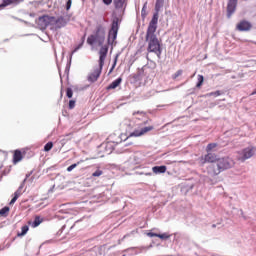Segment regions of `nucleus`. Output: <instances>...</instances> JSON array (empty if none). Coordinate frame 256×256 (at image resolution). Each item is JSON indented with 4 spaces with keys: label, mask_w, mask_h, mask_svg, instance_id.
I'll return each mask as SVG.
<instances>
[{
    "label": "nucleus",
    "mask_w": 256,
    "mask_h": 256,
    "mask_svg": "<svg viewBox=\"0 0 256 256\" xmlns=\"http://www.w3.org/2000/svg\"><path fill=\"white\" fill-rule=\"evenodd\" d=\"M159 23V11L153 14L151 21L149 22L147 32H146V41L148 42L147 51L148 53H154L157 55L158 59H161V42L157 35V24Z\"/></svg>",
    "instance_id": "nucleus-1"
},
{
    "label": "nucleus",
    "mask_w": 256,
    "mask_h": 256,
    "mask_svg": "<svg viewBox=\"0 0 256 256\" xmlns=\"http://www.w3.org/2000/svg\"><path fill=\"white\" fill-rule=\"evenodd\" d=\"M234 165L235 161L229 157L218 158L216 167L213 164L207 167L208 175H211V177H216V175L223 173V171H227V169H231V167H234Z\"/></svg>",
    "instance_id": "nucleus-2"
},
{
    "label": "nucleus",
    "mask_w": 256,
    "mask_h": 256,
    "mask_svg": "<svg viewBox=\"0 0 256 256\" xmlns=\"http://www.w3.org/2000/svg\"><path fill=\"white\" fill-rule=\"evenodd\" d=\"M107 53H109V47L104 45L99 50V65L94 67V70L88 75V81L95 83L99 77H101V71H103V65H105V59H107Z\"/></svg>",
    "instance_id": "nucleus-3"
},
{
    "label": "nucleus",
    "mask_w": 256,
    "mask_h": 256,
    "mask_svg": "<svg viewBox=\"0 0 256 256\" xmlns=\"http://www.w3.org/2000/svg\"><path fill=\"white\" fill-rule=\"evenodd\" d=\"M88 45H103L105 43V26L99 24L95 31L87 38Z\"/></svg>",
    "instance_id": "nucleus-4"
},
{
    "label": "nucleus",
    "mask_w": 256,
    "mask_h": 256,
    "mask_svg": "<svg viewBox=\"0 0 256 256\" xmlns=\"http://www.w3.org/2000/svg\"><path fill=\"white\" fill-rule=\"evenodd\" d=\"M253 155H255V147H247L237 152L236 159L243 163L247 161V159H251Z\"/></svg>",
    "instance_id": "nucleus-5"
},
{
    "label": "nucleus",
    "mask_w": 256,
    "mask_h": 256,
    "mask_svg": "<svg viewBox=\"0 0 256 256\" xmlns=\"http://www.w3.org/2000/svg\"><path fill=\"white\" fill-rule=\"evenodd\" d=\"M117 33H119V21L114 20L112 22L111 29L108 34V43L113 44L115 43V40L117 39Z\"/></svg>",
    "instance_id": "nucleus-6"
},
{
    "label": "nucleus",
    "mask_w": 256,
    "mask_h": 256,
    "mask_svg": "<svg viewBox=\"0 0 256 256\" xmlns=\"http://www.w3.org/2000/svg\"><path fill=\"white\" fill-rule=\"evenodd\" d=\"M218 160L219 158H217V154L211 152H207V154L200 158L202 165H205V163H215Z\"/></svg>",
    "instance_id": "nucleus-7"
},
{
    "label": "nucleus",
    "mask_w": 256,
    "mask_h": 256,
    "mask_svg": "<svg viewBox=\"0 0 256 256\" xmlns=\"http://www.w3.org/2000/svg\"><path fill=\"white\" fill-rule=\"evenodd\" d=\"M239 0H228L227 4V17L230 19V17L237 11V3Z\"/></svg>",
    "instance_id": "nucleus-8"
},
{
    "label": "nucleus",
    "mask_w": 256,
    "mask_h": 256,
    "mask_svg": "<svg viewBox=\"0 0 256 256\" xmlns=\"http://www.w3.org/2000/svg\"><path fill=\"white\" fill-rule=\"evenodd\" d=\"M149 131H153V126H147L140 130H134L130 137H141V135H145V133H149Z\"/></svg>",
    "instance_id": "nucleus-9"
},
{
    "label": "nucleus",
    "mask_w": 256,
    "mask_h": 256,
    "mask_svg": "<svg viewBox=\"0 0 256 256\" xmlns=\"http://www.w3.org/2000/svg\"><path fill=\"white\" fill-rule=\"evenodd\" d=\"M251 27L252 25L249 21L242 20L237 24L236 29L237 31H251Z\"/></svg>",
    "instance_id": "nucleus-10"
},
{
    "label": "nucleus",
    "mask_w": 256,
    "mask_h": 256,
    "mask_svg": "<svg viewBox=\"0 0 256 256\" xmlns=\"http://www.w3.org/2000/svg\"><path fill=\"white\" fill-rule=\"evenodd\" d=\"M23 161V153L21 150H15L13 154V164L17 165V163Z\"/></svg>",
    "instance_id": "nucleus-11"
},
{
    "label": "nucleus",
    "mask_w": 256,
    "mask_h": 256,
    "mask_svg": "<svg viewBox=\"0 0 256 256\" xmlns=\"http://www.w3.org/2000/svg\"><path fill=\"white\" fill-rule=\"evenodd\" d=\"M123 83V78L119 77L116 80H114L109 86H107V91H111L112 89H117L119 85Z\"/></svg>",
    "instance_id": "nucleus-12"
},
{
    "label": "nucleus",
    "mask_w": 256,
    "mask_h": 256,
    "mask_svg": "<svg viewBox=\"0 0 256 256\" xmlns=\"http://www.w3.org/2000/svg\"><path fill=\"white\" fill-rule=\"evenodd\" d=\"M116 9H125L127 7V0H113Z\"/></svg>",
    "instance_id": "nucleus-13"
},
{
    "label": "nucleus",
    "mask_w": 256,
    "mask_h": 256,
    "mask_svg": "<svg viewBox=\"0 0 256 256\" xmlns=\"http://www.w3.org/2000/svg\"><path fill=\"white\" fill-rule=\"evenodd\" d=\"M21 0H3L0 4V9H5V7H9V5H13L15 3H19Z\"/></svg>",
    "instance_id": "nucleus-14"
},
{
    "label": "nucleus",
    "mask_w": 256,
    "mask_h": 256,
    "mask_svg": "<svg viewBox=\"0 0 256 256\" xmlns=\"http://www.w3.org/2000/svg\"><path fill=\"white\" fill-rule=\"evenodd\" d=\"M152 171L155 175H159V173H165L167 171V166H154Z\"/></svg>",
    "instance_id": "nucleus-15"
},
{
    "label": "nucleus",
    "mask_w": 256,
    "mask_h": 256,
    "mask_svg": "<svg viewBox=\"0 0 256 256\" xmlns=\"http://www.w3.org/2000/svg\"><path fill=\"white\" fill-rule=\"evenodd\" d=\"M133 116L135 119L141 120V119H147V113L145 112H133Z\"/></svg>",
    "instance_id": "nucleus-16"
},
{
    "label": "nucleus",
    "mask_w": 256,
    "mask_h": 256,
    "mask_svg": "<svg viewBox=\"0 0 256 256\" xmlns=\"http://www.w3.org/2000/svg\"><path fill=\"white\" fill-rule=\"evenodd\" d=\"M42 223H43V218H41V216H36L32 223V227L35 229V227H39V225H41Z\"/></svg>",
    "instance_id": "nucleus-17"
},
{
    "label": "nucleus",
    "mask_w": 256,
    "mask_h": 256,
    "mask_svg": "<svg viewBox=\"0 0 256 256\" xmlns=\"http://www.w3.org/2000/svg\"><path fill=\"white\" fill-rule=\"evenodd\" d=\"M65 25H67L65 18L60 17L56 20V26L58 27V29H61V27H65Z\"/></svg>",
    "instance_id": "nucleus-18"
},
{
    "label": "nucleus",
    "mask_w": 256,
    "mask_h": 256,
    "mask_svg": "<svg viewBox=\"0 0 256 256\" xmlns=\"http://www.w3.org/2000/svg\"><path fill=\"white\" fill-rule=\"evenodd\" d=\"M163 5H165V0H156L155 11L157 12L161 11Z\"/></svg>",
    "instance_id": "nucleus-19"
},
{
    "label": "nucleus",
    "mask_w": 256,
    "mask_h": 256,
    "mask_svg": "<svg viewBox=\"0 0 256 256\" xmlns=\"http://www.w3.org/2000/svg\"><path fill=\"white\" fill-rule=\"evenodd\" d=\"M218 144L217 143H209L206 146V153H211V151H213L214 149H217Z\"/></svg>",
    "instance_id": "nucleus-20"
},
{
    "label": "nucleus",
    "mask_w": 256,
    "mask_h": 256,
    "mask_svg": "<svg viewBox=\"0 0 256 256\" xmlns=\"http://www.w3.org/2000/svg\"><path fill=\"white\" fill-rule=\"evenodd\" d=\"M10 208L9 206H5L0 210V216L1 217H7L9 215Z\"/></svg>",
    "instance_id": "nucleus-21"
},
{
    "label": "nucleus",
    "mask_w": 256,
    "mask_h": 256,
    "mask_svg": "<svg viewBox=\"0 0 256 256\" xmlns=\"http://www.w3.org/2000/svg\"><path fill=\"white\" fill-rule=\"evenodd\" d=\"M28 231H29V226L28 225L22 226L21 232L18 233V237H23V236L27 235Z\"/></svg>",
    "instance_id": "nucleus-22"
},
{
    "label": "nucleus",
    "mask_w": 256,
    "mask_h": 256,
    "mask_svg": "<svg viewBox=\"0 0 256 256\" xmlns=\"http://www.w3.org/2000/svg\"><path fill=\"white\" fill-rule=\"evenodd\" d=\"M205 81V77H203V75H198V82L196 84V87L199 89L201 88V86L203 85Z\"/></svg>",
    "instance_id": "nucleus-23"
},
{
    "label": "nucleus",
    "mask_w": 256,
    "mask_h": 256,
    "mask_svg": "<svg viewBox=\"0 0 256 256\" xmlns=\"http://www.w3.org/2000/svg\"><path fill=\"white\" fill-rule=\"evenodd\" d=\"M220 95H223V93L219 90L215 91V92H210L208 94V97H219Z\"/></svg>",
    "instance_id": "nucleus-24"
},
{
    "label": "nucleus",
    "mask_w": 256,
    "mask_h": 256,
    "mask_svg": "<svg viewBox=\"0 0 256 256\" xmlns=\"http://www.w3.org/2000/svg\"><path fill=\"white\" fill-rule=\"evenodd\" d=\"M52 149H53V142H48L47 144H45L44 151L49 152Z\"/></svg>",
    "instance_id": "nucleus-25"
},
{
    "label": "nucleus",
    "mask_w": 256,
    "mask_h": 256,
    "mask_svg": "<svg viewBox=\"0 0 256 256\" xmlns=\"http://www.w3.org/2000/svg\"><path fill=\"white\" fill-rule=\"evenodd\" d=\"M171 237L169 233H163V234H158V238L162 240H167Z\"/></svg>",
    "instance_id": "nucleus-26"
},
{
    "label": "nucleus",
    "mask_w": 256,
    "mask_h": 256,
    "mask_svg": "<svg viewBox=\"0 0 256 256\" xmlns=\"http://www.w3.org/2000/svg\"><path fill=\"white\" fill-rule=\"evenodd\" d=\"M141 15H142L143 18L147 17V3L144 4V6L142 8V11H141Z\"/></svg>",
    "instance_id": "nucleus-27"
},
{
    "label": "nucleus",
    "mask_w": 256,
    "mask_h": 256,
    "mask_svg": "<svg viewBox=\"0 0 256 256\" xmlns=\"http://www.w3.org/2000/svg\"><path fill=\"white\" fill-rule=\"evenodd\" d=\"M66 97H68V99H71L73 97V89L71 88L66 89Z\"/></svg>",
    "instance_id": "nucleus-28"
},
{
    "label": "nucleus",
    "mask_w": 256,
    "mask_h": 256,
    "mask_svg": "<svg viewBox=\"0 0 256 256\" xmlns=\"http://www.w3.org/2000/svg\"><path fill=\"white\" fill-rule=\"evenodd\" d=\"M19 195H20L19 192L14 193V197L10 201V205H13L17 201V199H19Z\"/></svg>",
    "instance_id": "nucleus-29"
},
{
    "label": "nucleus",
    "mask_w": 256,
    "mask_h": 256,
    "mask_svg": "<svg viewBox=\"0 0 256 256\" xmlns=\"http://www.w3.org/2000/svg\"><path fill=\"white\" fill-rule=\"evenodd\" d=\"M183 75V70H178L176 73L172 76V79H177V77H181Z\"/></svg>",
    "instance_id": "nucleus-30"
},
{
    "label": "nucleus",
    "mask_w": 256,
    "mask_h": 256,
    "mask_svg": "<svg viewBox=\"0 0 256 256\" xmlns=\"http://www.w3.org/2000/svg\"><path fill=\"white\" fill-rule=\"evenodd\" d=\"M79 163H81V162H77V163H74V164L70 165V166L67 168L68 173H71V171H72L73 169H75V167H77V166L79 165Z\"/></svg>",
    "instance_id": "nucleus-31"
},
{
    "label": "nucleus",
    "mask_w": 256,
    "mask_h": 256,
    "mask_svg": "<svg viewBox=\"0 0 256 256\" xmlns=\"http://www.w3.org/2000/svg\"><path fill=\"white\" fill-rule=\"evenodd\" d=\"M101 175H103V171L98 169L92 174V177H101Z\"/></svg>",
    "instance_id": "nucleus-32"
},
{
    "label": "nucleus",
    "mask_w": 256,
    "mask_h": 256,
    "mask_svg": "<svg viewBox=\"0 0 256 256\" xmlns=\"http://www.w3.org/2000/svg\"><path fill=\"white\" fill-rule=\"evenodd\" d=\"M117 59H119V54L115 56L114 63L110 69V72L113 71V69H115V67L117 66Z\"/></svg>",
    "instance_id": "nucleus-33"
},
{
    "label": "nucleus",
    "mask_w": 256,
    "mask_h": 256,
    "mask_svg": "<svg viewBox=\"0 0 256 256\" xmlns=\"http://www.w3.org/2000/svg\"><path fill=\"white\" fill-rule=\"evenodd\" d=\"M71 5H73V0H68L66 3V11H69V9H71Z\"/></svg>",
    "instance_id": "nucleus-34"
},
{
    "label": "nucleus",
    "mask_w": 256,
    "mask_h": 256,
    "mask_svg": "<svg viewBox=\"0 0 256 256\" xmlns=\"http://www.w3.org/2000/svg\"><path fill=\"white\" fill-rule=\"evenodd\" d=\"M83 43H84V40H82V42L76 48H74V50L72 51V54L77 53L78 49L83 47Z\"/></svg>",
    "instance_id": "nucleus-35"
},
{
    "label": "nucleus",
    "mask_w": 256,
    "mask_h": 256,
    "mask_svg": "<svg viewBox=\"0 0 256 256\" xmlns=\"http://www.w3.org/2000/svg\"><path fill=\"white\" fill-rule=\"evenodd\" d=\"M69 109H75V100L69 101Z\"/></svg>",
    "instance_id": "nucleus-36"
},
{
    "label": "nucleus",
    "mask_w": 256,
    "mask_h": 256,
    "mask_svg": "<svg viewBox=\"0 0 256 256\" xmlns=\"http://www.w3.org/2000/svg\"><path fill=\"white\" fill-rule=\"evenodd\" d=\"M147 236H148V237H159V234L153 233V232H149V233L147 234Z\"/></svg>",
    "instance_id": "nucleus-37"
},
{
    "label": "nucleus",
    "mask_w": 256,
    "mask_h": 256,
    "mask_svg": "<svg viewBox=\"0 0 256 256\" xmlns=\"http://www.w3.org/2000/svg\"><path fill=\"white\" fill-rule=\"evenodd\" d=\"M113 3V0H103L104 5H111Z\"/></svg>",
    "instance_id": "nucleus-38"
},
{
    "label": "nucleus",
    "mask_w": 256,
    "mask_h": 256,
    "mask_svg": "<svg viewBox=\"0 0 256 256\" xmlns=\"http://www.w3.org/2000/svg\"><path fill=\"white\" fill-rule=\"evenodd\" d=\"M215 227H217V225H216V224H213V225H212V228L215 229Z\"/></svg>",
    "instance_id": "nucleus-39"
}]
</instances>
